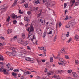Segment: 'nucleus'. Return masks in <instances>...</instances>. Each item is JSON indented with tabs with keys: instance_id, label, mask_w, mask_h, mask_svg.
<instances>
[{
	"instance_id": "nucleus-53",
	"label": "nucleus",
	"mask_w": 79,
	"mask_h": 79,
	"mask_svg": "<svg viewBox=\"0 0 79 79\" xmlns=\"http://www.w3.org/2000/svg\"><path fill=\"white\" fill-rule=\"evenodd\" d=\"M15 50V48H13V49H12V52H14Z\"/></svg>"
},
{
	"instance_id": "nucleus-62",
	"label": "nucleus",
	"mask_w": 79,
	"mask_h": 79,
	"mask_svg": "<svg viewBox=\"0 0 79 79\" xmlns=\"http://www.w3.org/2000/svg\"><path fill=\"white\" fill-rule=\"evenodd\" d=\"M38 55L40 56H44V55H42V54H39Z\"/></svg>"
},
{
	"instance_id": "nucleus-48",
	"label": "nucleus",
	"mask_w": 79,
	"mask_h": 79,
	"mask_svg": "<svg viewBox=\"0 0 79 79\" xmlns=\"http://www.w3.org/2000/svg\"><path fill=\"white\" fill-rule=\"evenodd\" d=\"M27 49L29 50H31V49L30 47L29 46H27Z\"/></svg>"
},
{
	"instance_id": "nucleus-35",
	"label": "nucleus",
	"mask_w": 79,
	"mask_h": 79,
	"mask_svg": "<svg viewBox=\"0 0 79 79\" xmlns=\"http://www.w3.org/2000/svg\"><path fill=\"white\" fill-rule=\"evenodd\" d=\"M70 18V17H68V15H67L66 17V18L64 19V20L65 21H66V20H68V18Z\"/></svg>"
},
{
	"instance_id": "nucleus-51",
	"label": "nucleus",
	"mask_w": 79,
	"mask_h": 79,
	"mask_svg": "<svg viewBox=\"0 0 79 79\" xmlns=\"http://www.w3.org/2000/svg\"><path fill=\"white\" fill-rule=\"evenodd\" d=\"M30 27H28L26 29V30L28 31V32H29V29H30Z\"/></svg>"
},
{
	"instance_id": "nucleus-59",
	"label": "nucleus",
	"mask_w": 79,
	"mask_h": 79,
	"mask_svg": "<svg viewBox=\"0 0 79 79\" xmlns=\"http://www.w3.org/2000/svg\"><path fill=\"white\" fill-rule=\"evenodd\" d=\"M28 5L27 4H24V6L25 7H26V8H27V6H28Z\"/></svg>"
},
{
	"instance_id": "nucleus-8",
	"label": "nucleus",
	"mask_w": 79,
	"mask_h": 79,
	"mask_svg": "<svg viewBox=\"0 0 79 79\" xmlns=\"http://www.w3.org/2000/svg\"><path fill=\"white\" fill-rule=\"evenodd\" d=\"M72 74L73 75V76L75 77H77V78H78L79 77V76H78V75L76 74V72H73Z\"/></svg>"
},
{
	"instance_id": "nucleus-57",
	"label": "nucleus",
	"mask_w": 79,
	"mask_h": 79,
	"mask_svg": "<svg viewBox=\"0 0 79 79\" xmlns=\"http://www.w3.org/2000/svg\"><path fill=\"white\" fill-rule=\"evenodd\" d=\"M76 1V0H73V1H72V3H73V4H74V3H75V1Z\"/></svg>"
},
{
	"instance_id": "nucleus-16",
	"label": "nucleus",
	"mask_w": 79,
	"mask_h": 79,
	"mask_svg": "<svg viewBox=\"0 0 79 79\" xmlns=\"http://www.w3.org/2000/svg\"><path fill=\"white\" fill-rule=\"evenodd\" d=\"M12 31L13 30L11 29H9L8 30V32H7V34H10L11 32H12Z\"/></svg>"
},
{
	"instance_id": "nucleus-50",
	"label": "nucleus",
	"mask_w": 79,
	"mask_h": 79,
	"mask_svg": "<svg viewBox=\"0 0 79 79\" xmlns=\"http://www.w3.org/2000/svg\"><path fill=\"white\" fill-rule=\"evenodd\" d=\"M52 34V31H50L49 32L48 34Z\"/></svg>"
},
{
	"instance_id": "nucleus-30",
	"label": "nucleus",
	"mask_w": 79,
	"mask_h": 79,
	"mask_svg": "<svg viewBox=\"0 0 79 79\" xmlns=\"http://www.w3.org/2000/svg\"><path fill=\"white\" fill-rule=\"evenodd\" d=\"M57 36V35H55V37L54 38V41H56V36Z\"/></svg>"
},
{
	"instance_id": "nucleus-43",
	"label": "nucleus",
	"mask_w": 79,
	"mask_h": 79,
	"mask_svg": "<svg viewBox=\"0 0 79 79\" xmlns=\"http://www.w3.org/2000/svg\"><path fill=\"white\" fill-rule=\"evenodd\" d=\"M21 41L22 40L21 39H19L18 40V42H19V43H21Z\"/></svg>"
},
{
	"instance_id": "nucleus-17",
	"label": "nucleus",
	"mask_w": 79,
	"mask_h": 79,
	"mask_svg": "<svg viewBox=\"0 0 79 79\" xmlns=\"http://www.w3.org/2000/svg\"><path fill=\"white\" fill-rule=\"evenodd\" d=\"M22 37L23 39H24L25 38H26V35H25V34L24 33H22Z\"/></svg>"
},
{
	"instance_id": "nucleus-18",
	"label": "nucleus",
	"mask_w": 79,
	"mask_h": 79,
	"mask_svg": "<svg viewBox=\"0 0 79 79\" xmlns=\"http://www.w3.org/2000/svg\"><path fill=\"white\" fill-rule=\"evenodd\" d=\"M12 74L14 76V77H16V76H17V73H16L12 72Z\"/></svg>"
},
{
	"instance_id": "nucleus-44",
	"label": "nucleus",
	"mask_w": 79,
	"mask_h": 79,
	"mask_svg": "<svg viewBox=\"0 0 79 79\" xmlns=\"http://www.w3.org/2000/svg\"><path fill=\"white\" fill-rule=\"evenodd\" d=\"M19 13H20V14H23V12H21V10H19Z\"/></svg>"
},
{
	"instance_id": "nucleus-1",
	"label": "nucleus",
	"mask_w": 79,
	"mask_h": 79,
	"mask_svg": "<svg viewBox=\"0 0 79 79\" xmlns=\"http://www.w3.org/2000/svg\"><path fill=\"white\" fill-rule=\"evenodd\" d=\"M28 39H29V40H31L33 42V44H36V45H37V41L36 40H35V42H34V40L35 39V37H34V35H33V33H31V34H30L29 33L28 34V36L27 38Z\"/></svg>"
},
{
	"instance_id": "nucleus-4",
	"label": "nucleus",
	"mask_w": 79,
	"mask_h": 79,
	"mask_svg": "<svg viewBox=\"0 0 79 79\" xmlns=\"http://www.w3.org/2000/svg\"><path fill=\"white\" fill-rule=\"evenodd\" d=\"M34 31V27L31 24L30 27V31H29V34H33V32Z\"/></svg>"
},
{
	"instance_id": "nucleus-39",
	"label": "nucleus",
	"mask_w": 79,
	"mask_h": 79,
	"mask_svg": "<svg viewBox=\"0 0 79 79\" xmlns=\"http://www.w3.org/2000/svg\"><path fill=\"white\" fill-rule=\"evenodd\" d=\"M36 4H38L39 3V4H40V1L39 0H38L37 1H36Z\"/></svg>"
},
{
	"instance_id": "nucleus-15",
	"label": "nucleus",
	"mask_w": 79,
	"mask_h": 79,
	"mask_svg": "<svg viewBox=\"0 0 79 79\" xmlns=\"http://www.w3.org/2000/svg\"><path fill=\"white\" fill-rule=\"evenodd\" d=\"M53 77L54 78H56L57 79H60V77H59L58 76H56V75H54Z\"/></svg>"
},
{
	"instance_id": "nucleus-21",
	"label": "nucleus",
	"mask_w": 79,
	"mask_h": 79,
	"mask_svg": "<svg viewBox=\"0 0 79 79\" xmlns=\"http://www.w3.org/2000/svg\"><path fill=\"white\" fill-rule=\"evenodd\" d=\"M4 64V63H3V62H0V67H1V66L3 67V66H4V65H3Z\"/></svg>"
},
{
	"instance_id": "nucleus-26",
	"label": "nucleus",
	"mask_w": 79,
	"mask_h": 79,
	"mask_svg": "<svg viewBox=\"0 0 79 79\" xmlns=\"http://www.w3.org/2000/svg\"><path fill=\"white\" fill-rule=\"evenodd\" d=\"M50 62H51V63H52V62H53V57H50Z\"/></svg>"
},
{
	"instance_id": "nucleus-46",
	"label": "nucleus",
	"mask_w": 79,
	"mask_h": 79,
	"mask_svg": "<svg viewBox=\"0 0 79 79\" xmlns=\"http://www.w3.org/2000/svg\"><path fill=\"white\" fill-rule=\"evenodd\" d=\"M14 39L15 40V39H17V36H15L14 37Z\"/></svg>"
},
{
	"instance_id": "nucleus-52",
	"label": "nucleus",
	"mask_w": 79,
	"mask_h": 79,
	"mask_svg": "<svg viewBox=\"0 0 79 79\" xmlns=\"http://www.w3.org/2000/svg\"><path fill=\"white\" fill-rule=\"evenodd\" d=\"M61 25H62V24H61V23H60H60H59V27H61Z\"/></svg>"
},
{
	"instance_id": "nucleus-6",
	"label": "nucleus",
	"mask_w": 79,
	"mask_h": 79,
	"mask_svg": "<svg viewBox=\"0 0 79 79\" xmlns=\"http://www.w3.org/2000/svg\"><path fill=\"white\" fill-rule=\"evenodd\" d=\"M11 17L12 19H16L17 15H15V14H13L11 15Z\"/></svg>"
},
{
	"instance_id": "nucleus-24",
	"label": "nucleus",
	"mask_w": 79,
	"mask_h": 79,
	"mask_svg": "<svg viewBox=\"0 0 79 79\" xmlns=\"http://www.w3.org/2000/svg\"><path fill=\"white\" fill-rule=\"evenodd\" d=\"M58 64H59V65L60 64V65H63L64 66V64H63V63L62 62L61 63L58 62Z\"/></svg>"
},
{
	"instance_id": "nucleus-49",
	"label": "nucleus",
	"mask_w": 79,
	"mask_h": 79,
	"mask_svg": "<svg viewBox=\"0 0 79 79\" xmlns=\"http://www.w3.org/2000/svg\"><path fill=\"white\" fill-rule=\"evenodd\" d=\"M27 74H31V72L29 71H27Z\"/></svg>"
},
{
	"instance_id": "nucleus-27",
	"label": "nucleus",
	"mask_w": 79,
	"mask_h": 79,
	"mask_svg": "<svg viewBox=\"0 0 79 79\" xmlns=\"http://www.w3.org/2000/svg\"><path fill=\"white\" fill-rule=\"evenodd\" d=\"M9 53V56H13V54L12 53V52H10Z\"/></svg>"
},
{
	"instance_id": "nucleus-64",
	"label": "nucleus",
	"mask_w": 79,
	"mask_h": 79,
	"mask_svg": "<svg viewBox=\"0 0 79 79\" xmlns=\"http://www.w3.org/2000/svg\"><path fill=\"white\" fill-rule=\"evenodd\" d=\"M36 0H35L33 1V2L34 3H36Z\"/></svg>"
},
{
	"instance_id": "nucleus-10",
	"label": "nucleus",
	"mask_w": 79,
	"mask_h": 79,
	"mask_svg": "<svg viewBox=\"0 0 79 79\" xmlns=\"http://www.w3.org/2000/svg\"><path fill=\"white\" fill-rule=\"evenodd\" d=\"M17 5V0H15L14 3L13 4V6H15Z\"/></svg>"
},
{
	"instance_id": "nucleus-12",
	"label": "nucleus",
	"mask_w": 79,
	"mask_h": 79,
	"mask_svg": "<svg viewBox=\"0 0 79 79\" xmlns=\"http://www.w3.org/2000/svg\"><path fill=\"white\" fill-rule=\"evenodd\" d=\"M24 21H27L28 22L29 21V19H28V17H25L24 18Z\"/></svg>"
},
{
	"instance_id": "nucleus-5",
	"label": "nucleus",
	"mask_w": 79,
	"mask_h": 79,
	"mask_svg": "<svg viewBox=\"0 0 79 79\" xmlns=\"http://www.w3.org/2000/svg\"><path fill=\"white\" fill-rule=\"evenodd\" d=\"M59 60L61 63H63V64H66L67 63L66 61L64 60H63V59L62 58H60L59 59Z\"/></svg>"
},
{
	"instance_id": "nucleus-9",
	"label": "nucleus",
	"mask_w": 79,
	"mask_h": 79,
	"mask_svg": "<svg viewBox=\"0 0 79 79\" xmlns=\"http://www.w3.org/2000/svg\"><path fill=\"white\" fill-rule=\"evenodd\" d=\"M40 26H42L44 24V20H42V19L40 20Z\"/></svg>"
},
{
	"instance_id": "nucleus-41",
	"label": "nucleus",
	"mask_w": 79,
	"mask_h": 79,
	"mask_svg": "<svg viewBox=\"0 0 79 79\" xmlns=\"http://www.w3.org/2000/svg\"><path fill=\"white\" fill-rule=\"evenodd\" d=\"M1 10H3L4 11L6 10V8L5 7H3L1 9Z\"/></svg>"
},
{
	"instance_id": "nucleus-55",
	"label": "nucleus",
	"mask_w": 79,
	"mask_h": 79,
	"mask_svg": "<svg viewBox=\"0 0 79 79\" xmlns=\"http://www.w3.org/2000/svg\"><path fill=\"white\" fill-rule=\"evenodd\" d=\"M22 56L25 57V54L24 53H23L22 54Z\"/></svg>"
},
{
	"instance_id": "nucleus-25",
	"label": "nucleus",
	"mask_w": 79,
	"mask_h": 79,
	"mask_svg": "<svg viewBox=\"0 0 79 79\" xmlns=\"http://www.w3.org/2000/svg\"><path fill=\"white\" fill-rule=\"evenodd\" d=\"M24 42H25L24 41L22 40L21 41V42H20V44L23 45H24Z\"/></svg>"
},
{
	"instance_id": "nucleus-11",
	"label": "nucleus",
	"mask_w": 79,
	"mask_h": 79,
	"mask_svg": "<svg viewBox=\"0 0 79 79\" xmlns=\"http://www.w3.org/2000/svg\"><path fill=\"white\" fill-rule=\"evenodd\" d=\"M61 53L63 54H65V53H66V51H65V50L63 49H62L61 50Z\"/></svg>"
},
{
	"instance_id": "nucleus-34",
	"label": "nucleus",
	"mask_w": 79,
	"mask_h": 79,
	"mask_svg": "<svg viewBox=\"0 0 79 79\" xmlns=\"http://www.w3.org/2000/svg\"><path fill=\"white\" fill-rule=\"evenodd\" d=\"M13 23L14 24H16V23H17V21L16 20H14L13 21Z\"/></svg>"
},
{
	"instance_id": "nucleus-63",
	"label": "nucleus",
	"mask_w": 79,
	"mask_h": 79,
	"mask_svg": "<svg viewBox=\"0 0 79 79\" xmlns=\"http://www.w3.org/2000/svg\"><path fill=\"white\" fill-rule=\"evenodd\" d=\"M20 77L21 79H24V77H23V76H21Z\"/></svg>"
},
{
	"instance_id": "nucleus-29",
	"label": "nucleus",
	"mask_w": 79,
	"mask_h": 79,
	"mask_svg": "<svg viewBox=\"0 0 79 79\" xmlns=\"http://www.w3.org/2000/svg\"><path fill=\"white\" fill-rule=\"evenodd\" d=\"M10 19V16H9L8 18L7 19L6 21H7V22H9Z\"/></svg>"
},
{
	"instance_id": "nucleus-56",
	"label": "nucleus",
	"mask_w": 79,
	"mask_h": 79,
	"mask_svg": "<svg viewBox=\"0 0 79 79\" xmlns=\"http://www.w3.org/2000/svg\"><path fill=\"white\" fill-rule=\"evenodd\" d=\"M6 66H10V63H8L7 64H6Z\"/></svg>"
},
{
	"instance_id": "nucleus-22",
	"label": "nucleus",
	"mask_w": 79,
	"mask_h": 79,
	"mask_svg": "<svg viewBox=\"0 0 79 79\" xmlns=\"http://www.w3.org/2000/svg\"><path fill=\"white\" fill-rule=\"evenodd\" d=\"M28 42L27 41H25L24 42V44H23V45L24 46H26V45H27V44H28Z\"/></svg>"
},
{
	"instance_id": "nucleus-20",
	"label": "nucleus",
	"mask_w": 79,
	"mask_h": 79,
	"mask_svg": "<svg viewBox=\"0 0 79 79\" xmlns=\"http://www.w3.org/2000/svg\"><path fill=\"white\" fill-rule=\"evenodd\" d=\"M38 48L39 50H44V47H38Z\"/></svg>"
},
{
	"instance_id": "nucleus-37",
	"label": "nucleus",
	"mask_w": 79,
	"mask_h": 79,
	"mask_svg": "<svg viewBox=\"0 0 79 79\" xmlns=\"http://www.w3.org/2000/svg\"><path fill=\"white\" fill-rule=\"evenodd\" d=\"M72 40V38H70L69 40L68 41V43H69L70 42H71V41Z\"/></svg>"
},
{
	"instance_id": "nucleus-54",
	"label": "nucleus",
	"mask_w": 79,
	"mask_h": 79,
	"mask_svg": "<svg viewBox=\"0 0 79 79\" xmlns=\"http://www.w3.org/2000/svg\"><path fill=\"white\" fill-rule=\"evenodd\" d=\"M66 6H67V5L66 4V3H64V7L66 8Z\"/></svg>"
},
{
	"instance_id": "nucleus-42",
	"label": "nucleus",
	"mask_w": 79,
	"mask_h": 79,
	"mask_svg": "<svg viewBox=\"0 0 79 79\" xmlns=\"http://www.w3.org/2000/svg\"><path fill=\"white\" fill-rule=\"evenodd\" d=\"M27 13L28 15H31V12L30 11H27Z\"/></svg>"
},
{
	"instance_id": "nucleus-45",
	"label": "nucleus",
	"mask_w": 79,
	"mask_h": 79,
	"mask_svg": "<svg viewBox=\"0 0 79 79\" xmlns=\"http://www.w3.org/2000/svg\"><path fill=\"white\" fill-rule=\"evenodd\" d=\"M72 72V70H69L68 71V73H71Z\"/></svg>"
},
{
	"instance_id": "nucleus-32",
	"label": "nucleus",
	"mask_w": 79,
	"mask_h": 79,
	"mask_svg": "<svg viewBox=\"0 0 79 79\" xmlns=\"http://www.w3.org/2000/svg\"><path fill=\"white\" fill-rule=\"evenodd\" d=\"M65 58L66 59H68V60L69 59V56H65Z\"/></svg>"
},
{
	"instance_id": "nucleus-13",
	"label": "nucleus",
	"mask_w": 79,
	"mask_h": 79,
	"mask_svg": "<svg viewBox=\"0 0 79 79\" xmlns=\"http://www.w3.org/2000/svg\"><path fill=\"white\" fill-rule=\"evenodd\" d=\"M0 60H2V61H4L5 60V59L3 57V56L2 55H0Z\"/></svg>"
},
{
	"instance_id": "nucleus-61",
	"label": "nucleus",
	"mask_w": 79,
	"mask_h": 79,
	"mask_svg": "<svg viewBox=\"0 0 79 79\" xmlns=\"http://www.w3.org/2000/svg\"><path fill=\"white\" fill-rule=\"evenodd\" d=\"M4 69V68H1V69H0V71H2V69Z\"/></svg>"
},
{
	"instance_id": "nucleus-36",
	"label": "nucleus",
	"mask_w": 79,
	"mask_h": 79,
	"mask_svg": "<svg viewBox=\"0 0 79 79\" xmlns=\"http://www.w3.org/2000/svg\"><path fill=\"white\" fill-rule=\"evenodd\" d=\"M59 73H60V74H61V73H63V72H62V70H58Z\"/></svg>"
},
{
	"instance_id": "nucleus-58",
	"label": "nucleus",
	"mask_w": 79,
	"mask_h": 79,
	"mask_svg": "<svg viewBox=\"0 0 79 79\" xmlns=\"http://www.w3.org/2000/svg\"><path fill=\"white\" fill-rule=\"evenodd\" d=\"M27 72H24V74H23V75L24 76H26V75H27Z\"/></svg>"
},
{
	"instance_id": "nucleus-40",
	"label": "nucleus",
	"mask_w": 79,
	"mask_h": 79,
	"mask_svg": "<svg viewBox=\"0 0 79 79\" xmlns=\"http://www.w3.org/2000/svg\"><path fill=\"white\" fill-rule=\"evenodd\" d=\"M66 36L64 35L63 36V40H65V39H66Z\"/></svg>"
},
{
	"instance_id": "nucleus-60",
	"label": "nucleus",
	"mask_w": 79,
	"mask_h": 79,
	"mask_svg": "<svg viewBox=\"0 0 79 79\" xmlns=\"http://www.w3.org/2000/svg\"><path fill=\"white\" fill-rule=\"evenodd\" d=\"M58 73H59V72L58 71V70H57L56 71V73L57 74Z\"/></svg>"
},
{
	"instance_id": "nucleus-33",
	"label": "nucleus",
	"mask_w": 79,
	"mask_h": 79,
	"mask_svg": "<svg viewBox=\"0 0 79 79\" xmlns=\"http://www.w3.org/2000/svg\"><path fill=\"white\" fill-rule=\"evenodd\" d=\"M0 39L1 40H5V38H4V37H3L1 36L0 37Z\"/></svg>"
},
{
	"instance_id": "nucleus-2",
	"label": "nucleus",
	"mask_w": 79,
	"mask_h": 79,
	"mask_svg": "<svg viewBox=\"0 0 79 79\" xmlns=\"http://www.w3.org/2000/svg\"><path fill=\"white\" fill-rule=\"evenodd\" d=\"M46 3L45 5L47 6H48V7H50V6H53L54 5H55V3L53 1H51L50 0L48 1V2H47Z\"/></svg>"
},
{
	"instance_id": "nucleus-3",
	"label": "nucleus",
	"mask_w": 79,
	"mask_h": 79,
	"mask_svg": "<svg viewBox=\"0 0 79 79\" xmlns=\"http://www.w3.org/2000/svg\"><path fill=\"white\" fill-rule=\"evenodd\" d=\"M25 60L27 61H30V63H34V59L32 58H31L29 57H26L25 58Z\"/></svg>"
},
{
	"instance_id": "nucleus-23",
	"label": "nucleus",
	"mask_w": 79,
	"mask_h": 79,
	"mask_svg": "<svg viewBox=\"0 0 79 79\" xmlns=\"http://www.w3.org/2000/svg\"><path fill=\"white\" fill-rule=\"evenodd\" d=\"M13 71H14V72H17V73H19V70L18 69H14L13 70Z\"/></svg>"
},
{
	"instance_id": "nucleus-28",
	"label": "nucleus",
	"mask_w": 79,
	"mask_h": 79,
	"mask_svg": "<svg viewBox=\"0 0 79 79\" xmlns=\"http://www.w3.org/2000/svg\"><path fill=\"white\" fill-rule=\"evenodd\" d=\"M75 6H78L79 5V3L77 2H76L75 3Z\"/></svg>"
},
{
	"instance_id": "nucleus-47",
	"label": "nucleus",
	"mask_w": 79,
	"mask_h": 79,
	"mask_svg": "<svg viewBox=\"0 0 79 79\" xmlns=\"http://www.w3.org/2000/svg\"><path fill=\"white\" fill-rule=\"evenodd\" d=\"M60 56L59 55H58L56 57L57 59H58L60 58Z\"/></svg>"
},
{
	"instance_id": "nucleus-38",
	"label": "nucleus",
	"mask_w": 79,
	"mask_h": 79,
	"mask_svg": "<svg viewBox=\"0 0 79 79\" xmlns=\"http://www.w3.org/2000/svg\"><path fill=\"white\" fill-rule=\"evenodd\" d=\"M66 28H69L70 27V25L69 24L67 25L66 26Z\"/></svg>"
},
{
	"instance_id": "nucleus-19",
	"label": "nucleus",
	"mask_w": 79,
	"mask_h": 79,
	"mask_svg": "<svg viewBox=\"0 0 79 79\" xmlns=\"http://www.w3.org/2000/svg\"><path fill=\"white\" fill-rule=\"evenodd\" d=\"M47 35V33L46 32H44V33L43 35V38L44 39Z\"/></svg>"
},
{
	"instance_id": "nucleus-7",
	"label": "nucleus",
	"mask_w": 79,
	"mask_h": 79,
	"mask_svg": "<svg viewBox=\"0 0 79 79\" xmlns=\"http://www.w3.org/2000/svg\"><path fill=\"white\" fill-rule=\"evenodd\" d=\"M36 31L37 32L38 34H39V35H40L41 34H42V31L41 30V29H37L36 30Z\"/></svg>"
},
{
	"instance_id": "nucleus-31",
	"label": "nucleus",
	"mask_w": 79,
	"mask_h": 79,
	"mask_svg": "<svg viewBox=\"0 0 79 79\" xmlns=\"http://www.w3.org/2000/svg\"><path fill=\"white\" fill-rule=\"evenodd\" d=\"M50 0H43V3H45V2H48Z\"/></svg>"
},
{
	"instance_id": "nucleus-14",
	"label": "nucleus",
	"mask_w": 79,
	"mask_h": 79,
	"mask_svg": "<svg viewBox=\"0 0 79 79\" xmlns=\"http://www.w3.org/2000/svg\"><path fill=\"white\" fill-rule=\"evenodd\" d=\"M75 39H76L77 41H79V36L76 34L75 37Z\"/></svg>"
}]
</instances>
